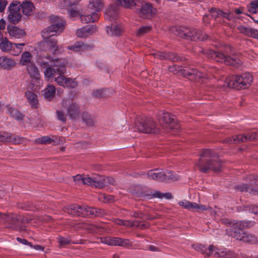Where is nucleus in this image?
<instances>
[{"instance_id":"1","label":"nucleus","mask_w":258,"mask_h":258,"mask_svg":"<svg viewBox=\"0 0 258 258\" xmlns=\"http://www.w3.org/2000/svg\"><path fill=\"white\" fill-rule=\"evenodd\" d=\"M222 222L233 228V236L236 239L250 244H254L257 242V238L254 235L243 231V229L252 226L254 224L253 222L223 219Z\"/></svg>"},{"instance_id":"2","label":"nucleus","mask_w":258,"mask_h":258,"mask_svg":"<svg viewBox=\"0 0 258 258\" xmlns=\"http://www.w3.org/2000/svg\"><path fill=\"white\" fill-rule=\"evenodd\" d=\"M66 65L65 60L62 58L50 60V64L44 72L45 77L48 79L54 78L58 85L63 87L67 78L64 76L66 73Z\"/></svg>"},{"instance_id":"3","label":"nucleus","mask_w":258,"mask_h":258,"mask_svg":"<svg viewBox=\"0 0 258 258\" xmlns=\"http://www.w3.org/2000/svg\"><path fill=\"white\" fill-rule=\"evenodd\" d=\"M64 29V24L62 20H58L57 22L45 28L41 32L42 37L45 40V46L48 51L52 53H59L58 46L57 40L51 37L55 35L57 33H61Z\"/></svg>"},{"instance_id":"4","label":"nucleus","mask_w":258,"mask_h":258,"mask_svg":"<svg viewBox=\"0 0 258 258\" xmlns=\"http://www.w3.org/2000/svg\"><path fill=\"white\" fill-rule=\"evenodd\" d=\"M200 171L206 173L209 170L219 172L221 168V162L215 159L214 154L211 150L205 149L200 155V158L197 163Z\"/></svg>"},{"instance_id":"5","label":"nucleus","mask_w":258,"mask_h":258,"mask_svg":"<svg viewBox=\"0 0 258 258\" xmlns=\"http://www.w3.org/2000/svg\"><path fill=\"white\" fill-rule=\"evenodd\" d=\"M253 77L249 73H245L240 76H230L224 82L218 80V85L220 87H229L237 89H245L249 87L252 84Z\"/></svg>"},{"instance_id":"6","label":"nucleus","mask_w":258,"mask_h":258,"mask_svg":"<svg viewBox=\"0 0 258 258\" xmlns=\"http://www.w3.org/2000/svg\"><path fill=\"white\" fill-rule=\"evenodd\" d=\"M170 72L174 74L177 73L179 71H181V74L185 77H189L190 80H194L196 81H200L202 79H210L211 75L215 74L218 72V70L215 68H209L206 70V72L203 73L198 71L195 69L190 70H178L175 66H170L168 68Z\"/></svg>"},{"instance_id":"7","label":"nucleus","mask_w":258,"mask_h":258,"mask_svg":"<svg viewBox=\"0 0 258 258\" xmlns=\"http://www.w3.org/2000/svg\"><path fill=\"white\" fill-rule=\"evenodd\" d=\"M192 247L198 251H201L203 254L209 256L211 254L215 256L223 258H235L236 254L226 248H215L213 245H210L208 248L200 244H196L192 245Z\"/></svg>"},{"instance_id":"8","label":"nucleus","mask_w":258,"mask_h":258,"mask_svg":"<svg viewBox=\"0 0 258 258\" xmlns=\"http://www.w3.org/2000/svg\"><path fill=\"white\" fill-rule=\"evenodd\" d=\"M146 176L150 179L166 181L168 179L177 180L179 179V176L176 173H172L171 171L163 170L162 169H155L149 170Z\"/></svg>"},{"instance_id":"9","label":"nucleus","mask_w":258,"mask_h":258,"mask_svg":"<svg viewBox=\"0 0 258 258\" xmlns=\"http://www.w3.org/2000/svg\"><path fill=\"white\" fill-rule=\"evenodd\" d=\"M205 53L206 54L207 57L211 58L216 61L221 62H224L226 64L238 67L241 63V61L239 59L227 56L224 54L218 51L209 50L206 51Z\"/></svg>"},{"instance_id":"10","label":"nucleus","mask_w":258,"mask_h":258,"mask_svg":"<svg viewBox=\"0 0 258 258\" xmlns=\"http://www.w3.org/2000/svg\"><path fill=\"white\" fill-rule=\"evenodd\" d=\"M160 124L167 132L177 131L180 126L175 120L174 116L168 112H163L159 115Z\"/></svg>"},{"instance_id":"11","label":"nucleus","mask_w":258,"mask_h":258,"mask_svg":"<svg viewBox=\"0 0 258 258\" xmlns=\"http://www.w3.org/2000/svg\"><path fill=\"white\" fill-rule=\"evenodd\" d=\"M135 126L139 132L146 134H157L159 132V128L151 118H147L139 120L136 122Z\"/></svg>"},{"instance_id":"12","label":"nucleus","mask_w":258,"mask_h":258,"mask_svg":"<svg viewBox=\"0 0 258 258\" xmlns=\"http://www.w3.org/2000/svg\"><path fill=\"white\" fill-rule=\"evenodd\" d=\"M180 30L181 32L177 34L187 39L204 41L208 38V36L206 34L195 28H182Z\"/></svg>"},{"instance_id":"13","label":"nucleus","mask_w":258,"mask_h":258,"mask_svg":"<svg viewBox=\"0 0 258 258\" xmlns=\"http://www.w3.org/2000/svg\"><path fill=\"white\" fill-rule=\"evenodd\" d=\"M21 19L20 2L13 1L8 7L7 19L10 23L16 24L21 20Z\"/></svg>"},{"instance_id":"14","label":"nucleus","mask_w":258,"mask_h":258,"mask_svg":"<svg viewBox=\"0 0 258 258\" xmlns=\"http://www.w3.org/2000/svg\"><path fill=\"white\" fill-rule=\"evenodd\" d=\"M257 139H258V133H256L255 131H252L246 134L234 136L231 138H228L226 139V142L229 144H236L250 141Z\"/></svg>"},{"instance_id":"15","label":"nucleus","mask_w":258,"mask_h":258,"mask_svg":"<svg viewBox=\"0 0 258 258\" xmlns=\"http://www.w3.org/2000/svg\"><path fill=\"white\" fill-rule=\"evenodd\" d=\"M62 105L66 109L67 115L71 119H76L79 116L80 109L77 103L73 102H71L68 100H63Z\"/></svg>"},{"instance_id":"16","label":"nucleus","mask_w":258,"mask_h":258,"mask_svg":"<svg viewBox=\"0 0 258 258\" xmlns=\"http://www.w3.org/2000/svg\"><path fill=\"white\" fill-rule=\"evenodd\" d=\"M3 218V221L8 224L9 228L19 230H24L21 226L19 225V215L16 214H5Z\"/></svg>"},{"instance_id":"17","label":"nucleus","mask_w":258,"mask_h":258,"mask_svg":"<svg viewBox=\"0 0 258 258\" xmlns=\"http://www.w3.org/2000/svg\"><path fill=\"white\" fill-rule=\"evenodd\" d=\"M141 17L145 18H150L156 13V9L153 8L152 5L149 3H144L141 8L137 10Z\"/></svg>"},{"instance_id":"18","label":"nucleus","mask_w":258,"mask_h":258,"mask_svg":"<svg viewBox=\"0 0 258 258\" xmlns=\"http://www.w3.org/2000/svg\"><path fill=\"white\" fill-rule=\"evenodd\" d=\"M97 31V27L95 25H88L78 29L76 31V35L79 38H86L93 35Z\"/></svg>"},{"instance_id":"19","label":"nucleus","mask_w":258,"mask_h":258,"mask_svg":"<svg viewBox=\"0 0 258 258\" xmlns=\"http://www.w3.org/2000/svg\"><path fill=\"white\" fill-rule=\"evenodd\" d=\"M247 180L249 181V185L243 183L235 187V188L241 191H252L253 189L251 187L252 185H258V176L250 175L248 176Z\"/></svg>"},{"instance_id":"20","label":"nucleus","mask_w":258,"mask_h":258,"mask_svg":"<svg viewBox=\"0 0 258 258\" xmlns=\"http://www.w3.org/2000/svg\"><path fill=\"white\" fill-rule=\"evenodd\" d=\"M82 208V216H102L105 214L102 209H96L88 206H83Z\"/></svg>"},{"instance_id":"21","label":"nucleus","mask_w":258,"mask_h":258,"mask_svg":"<svg viewBox=\"0 0 258 258\" xmlns=\"http://www.w3.org/2000/svg\"><path fill=\"white\" fill-rule=\"evenodd\" d=\"M178 205L188 210L195 209L199 211H203L208 209V208L205 205H199L196 203L191 202L186 200L179 201Z\"/></svg>"},{"instance_id":"22","label":"nucleus","mask_w":258,"mask_h":258,"mask_svg":"<svg viewBox=\"0 0 258 258\" xmlns=\"http://www.w3.org/2000/svg\"><path fill=\"white\" fill-rule=\"evenodd\" d=\"M16 64V61L11 57L7 56H2L0 57V67L4 70H11L14 68Z\"/></svg>"},{"instance_id":"23","label":"nucleus","mask_w":258,"mask_h":258,"mask_svg":"<svg viewBox=\"0 0 258 258\" xmlns=\"http://www.w3.org/2000/svg\"><path fill=\"white\" fill-rule=\"evenodd\" d=\"M114 222L117 225H124L126 227L137 226L142 229L146 228L148 227L147 224H144L141 222H138L137 221L133 222L126 220L124 221L120 219H115Z\"/></svg>"},{"instance_id":"24","label":"nucleus","mask_w":258,"mask_h":258,"mask_svg":"<svg viewBox=\"0 0 258 258\" xmlns=\"http://www.w3.org/2000/svg\"><path fill=\"white\" fill-rule=\"evenodd\" d=\"M151 54L155 57L159 58L161 59H168L172 61H177L181 60L179 56L174 55V54L172 53H167L163 52L157 51L153 52Z\"/></svg>"},{"instance_id":"25","label":"nucleus","mask_w":258,"mask_h":258,"mask_svg":"<svg viewBox=\"0 0 258 258\" xmlns=\"http://www.w3.org/2000/svg\"><path fill=\"white\" fill-rule=\"evenodd\" d=\"M92 47L91 45L84 44L82 42L78 41L74 44L69 46L68 49L74 52H81L91 49Z\"/></svg>"},{"instance_id":"26","label":"nucleus","mask_w":258,"mask_h":258,"mask_svg":"<svg viewBox=\"0 0 258 258\" xmlns=\"http://www.w3.org/2000/svg\"><path fill=\"white\" fill-rule=\"evenodd\" d=\"M238 30L244 35L258 39V30L252 29L244 25H240L237 27Z\"/></svg>"},{"instance_id":"27","label":"nucleus","mask_w":258,"mask_h":258,"mask_svg":"<svg viewBox=\"0 0 258 258\" xmlns=\"http://www.w3.org/2000/svg\"><path fill=\"white\" fill-rule=\"evenodd\" d=\"M20 9L22 10L23 14L26 16H30L33 14L35 10L33 4L28 1H23L20 3Z\"/></svg>"},{"instance_id":"28","label":"nucleus","mask_w":258,"mask_h":258,"mask_svg":"<svg viewBox=\"0 0 258 258\" xmlns=\"http://www.w3.org/2000/svg\"><path fill=\"white\" fill-rule=\"evenodd\" d=\"M7 30L9 35L15 38H20L26 35L23 29L15 26H8Z\"/></svg>"},{"instance_id":"29","label":"nucleus","mask_w":258,"mask_h":258,"mask_svg":"<svg viewBox=\"0 0 258 258\" xmlns=\"http://www.w3.org/2000/svg\"><path fill=\"white\" fill-rule=\"evenodd\" d=\"M103 6V3L102 0H90L88 6V10L98 14V12L102 9Z\"/></svg>"},{"instance_id":"30","label":"nucleus","mask_w":258,"mask_h":258,"mask_svg":"<svg viewBox=\"0 0 258 258\" xmlns=\"http://www.w3.org/2000/svg\"><path fill=\"white\" fill-rule=\"evenodd\" d=\"M83 208L78 205H73L65 207L64 211L69 214L75 216H82Z\"/></svg>"},{"instance_id":"31","label":"nucleus","mask_w":258,"mask_h":258,"mask_svg":"<svg viewBox=\"0 0 258 258\" xmlns=\"http://www.w3.org/2000/svg\"><path fill=\"white\" fill-rule=\"evenodd\" d=\"M88 12L90 14L80 15V18L82 23H92L98 20L99 19L98 14H96L95 12H92L90 11H88Z\"/></svg>"},{"instance_id":"32","label":"nucleus","mask_w":258,"mask_h":258,"mask_svg":"<svg viewBox=\"0 0 258 258\" xmlns=\"http://www.w3.org/2000/svg\"><path fill=\"white\" fill-rule=\"evenodd\" d=\"M33 63L32 55L31 53L27 51L23 52L20 59V63L22 66H26L27 67Z\"/></svg>"},{"instance_id":"33","label":"nucleus","mask_w":258,"mask_h":258,"mask_svg":"<svg viewBox=\"0 0 258 258\" xmlns=\"http://www.w3.org/2000/svg\"><path fill=\"white\" fill-rule=\"evenodd\" d=\"M27 71L32 79H39L40 75L39 70L34 63L30 64L27 67Z\"/></svg>"},{"instance_id":"34","label":"nucleus","mask_w":258,"mask_h":258,"mask_svg":"<svg viewBox=\"0 0 258 258\" xmlns=\"http://www.w3.org/2000/svg\"><path fill=\"white\" fill-rule=\"evenodd\" d=\"M83 183L89 185L94 186L96 187L101 188L104 186V183L95 180L90 177L86 176L83 177Z\"/></svg>"},{"instance_id":"35","label":"nucleus","mask_w":258,"mask_h":258,"mask_svg":"<svg viewBox=\"0 0 258 258\" xmlns=\"http://www.w3.org/2000/svg\"><path fill=\"white\" fill-rule=\"evenodd\" d=\"M118 13V11L117 6L112 5L105 13V19L109 20H113L116 17Z\"/></svg>"},{"instance_id":"36","label":"nucleus","mask_w":258,"mask_h":258,"mask_svg":"<svg viewBox=\"0 0 258 258\" xmlns=\"http://www.w3.org/2000/svg\"><path fill=\"white\" fill-rule=\"evenodd\" d=\"M121 32L122 28L118 25H111L106 27V32L109 35L118 36L121 34Z\"/></svg>"},{"instance_id":"37","label":"nucleus","mask_w":258,"mask_h":258,"mask_svg":"<svg viewBox=\"0 0 258 258\" xmlns=\"http://www.w3.org/2000/svg\"><path fill=\"white\" fill-rule=\"evenodd\" d=\"M44 97L49 100H50L54 96L55 93V88L53 85H48L47 87L43 90Z\"/></svg>"},{"instance_id":"38","label":"nucleus","mask_w":258,"mask_h":258,"mask_svg":"<svg viewBox=\"0 0 258 258\" xmlns=\"http://www.w3.org/2000/svg\"><path fill=\"white\" fill-rule=\"evenodd\" d=\"M13 43L9 41L7 38H4L0 43V49L5 52L13 50Z\"/></svg>"},{"instance_id":"39","label":"nucleus","mask_w":258,"mask_h":258,"mask_svg":"<svg viewBox=\"0 0 258 258\" xmlns=\"http://www.w3.org/2000/svg\"><path fill=\"white\" fill-rule=\"evenodd\" d=\"M25 96L31 105L33 107H36L38 101L37 95L33 92L27 91L25 93Z\"/></svg>"},{"instance_id":"40","label":"nucleus","mask_w":258,"mask_h":258,"mask_svg":"<svg viewBox=\"0 0 258 258\" xmlns=\"http://www.w3.org/2000/svg\"><path fill=\"white\" fill-rule=\"evenodd\" d=\"M112 245L125 246L130 245V242L128 239H122L118 237H112Z\"/></svg>"},{"instance_id":"41","label":"nucleus","mask_w":258,"mask_h":258,"mask_svg":"<svg viewBox=\"0 0 258 258\" xmlns=\"http://www.w3.org/2000/svg\"><path fill=\"white\" fill-rule=\"evenodd\" d=\"M209 12L211 15V16L213 18H217L220 16H221L222 17L224 18H226L228 19H230V17L229 16V15L225 12H222V11L216 9L215 8H211Z\"/></svg>"},{"instance_id":"42","label":"nucleus","mask_w":258,"mask_h":258,"mask_svg":"<svg viewBox=\"0 0 258 258\" xmlns=\"http://www.w3.org/2000/svg\"><path fill=\"white\" fill-rule=\"evenodd\" d=\"M7 112L10 115L17 120H21L23 118L22 114L17 109H14L11 107H8L7 108Z\"/></svg>"},{"instance_id":"43","label":"nucleus","mask_w":258,"mask_h":258,"mask_svg":"<svg viewBox=\"0 0 258 258\" xmlns=\"http://www.w3.org/2000/svg\"><path fill=\"white\" fill-rule=\"evenodd\" d=\"M78 3V0H61L58 4V6L59 8L63 9L76 5Z\"/></svg>"},{"instance_id":"44","label":"nucleus","mask_w":258,"mask_h":258,"mask_svg":"<svg viewBox=\"0 0 258 258\" xmlns=\"http://www.w3.org/2000/svg\"><path fill=\"white\" fill-rule=\"evenodd\" d=\"M152 195L153 198L159 199H170L172 197L171 194L170 192L162 193L159 191H154Z\"/></svg>"},{"instance_id":"45","label":"nucleus","mask_w":258,"mask_h":258,"mask_svg":"<svg viewBox=\"0 0 258 258\" xmlns=\"http://www.w3.org/2000/svg\"><path fill=\"white\" fill-rule=\"evenodd\" d=\"M82 119L88 126H92L94 124L93 118L87 113H83Z\"/></svg>"},{"instance_id":"46","label":"nucleus","mask_w":258,"mask_h":258,"mask_svg":"<svg viewBox=\"0 0 258 258\" xmlns=\"http://www.w3.org/2000/svg\"><path fill=\"white\" fill-rule=\"evenodd\" d=\"M151 30V27L150 26H143L140 27L137 31L136 35L141 37L145 34L149 32Z\"/></svg>"},{"instance_id":"47","label":"nucleus","mask_w":258,"mask_h":258,"mask_svg":"<svg viewBox=\"0 0 258 258\" xmlns=\"http://www.w3.org/2000/svg\"><path fill=\"white\" fill-rule=\"evenodd\" d=\"M248 11L250 13L256 14L258 13V0L251 2L248 6Z\"/></svg>"},{"instance_id":"48","label":"nucleus","mask_w":258,"mask_h":258,"mask_svg":"<svg viewBox=\"0 0 258 258\" xmlns=\"http://www.w3.org/2000/svg\"><path fill=\"white\" fill-rule=\"evenodd\" d=\"M77 86V83L75 81V80L70 78H67L66 82H64L63 87H66L69 88H75Z\"/></svg>"},{"instance_id":"49","label":"nucleus","mask_w":258,"mask_h":258,"mask_svg":"<svg viewBox=\"0 0 258 258\" xmlns=\"http://www.w3.org/2000/svg\"><path fill=\"white\" fill-rule=\"evenodd\" d=\"M241 210L245 211H249L254 214L258 215V206L255 205H252L250 206H245L241 207Z\"/></svg>"},{"instance_id":"50","label":"nucleus","mask_w":258,"mask_h":258,"mask_svg":"<svg viewBox=\"0 0 258 258\" xmlns=\"http://www.w3.org/2000/svg\"><path fill=\"white\" fill-rule=\"evenodd\" d=\"M54 137H53L52 138L48 137V136H44L41 137V138H38L36 140V142L40 143V144H50L52 141H54Z\"/></svg>"},{"instance_id":"51","label":"nucleus","mask_w":258,"mask_h":258,"mask_svg":"<svg viewBox=\"0 0 258 258\" xmlns=\"http://www.w3.org/2000/svg\"><path fill=\"white\" fill-rule=\"evenodd\" d=\"M10 140V142L12 144H19L24 143L26 139L18 136H13L12 134Z\"/></svg>"},{"instance_id":"52","label":"nucleus","mask_w":258,"mask_h":258,"mask_svg":"<svg viewBox=\"0 0 258 258\" xmlns=\"http://www.w3.org/2000/svg\"><path fill=\"white\" fill-rule=\"evenodd\" d=\"M92 94L94 96L98 98L105 97L108 95L107 91L104 89L95 90Z\"/></svg>"},{"instance_id":"53","label":"nucleus","mask_w":258,"mask_h":258,"mask_svg":"<svg viewBox=\"0 0 258 258\" xmlns=\"http://www.w3.org/2000/svg\"><path fill=\"white\" fill-rule=\"evenodd\" d=\"M12 134L8 132L0 133V141L5 142H10Z\"/></svg>"},{"instance_id":"54","label":"nucleus","mask_w":258,"mask_h":258,"mask_svg":"<svg viewBox=\"0 0 258 258\" xmlns=\"http://www.w3.org/2000/svg\"><path fill=\"white\" fill-rule=\"evenodd\" d=\"M69 17L71 18H74L78 16L80 17V12L79 10L77 8H74L68 11Z\"/></svg>"},{"instance_id":"55","label":"nucleus","mask_w":258,"mask_h":258,"mask_svg":"<svg viewBox=\"0 0 258 258\" xmlns=\"http://www.w3.org/2000/svg\"><path fill=\"white\" fill-rule=\"evenodd\" d=\"M13 49H14V48H16L17 49V51L16 52H12L11 53L14 55H18L22 50V46H24L25 45V44L24 43H13Z\"/></svg>"},{"instance_id":"56","label":"nucleus","mask_w":258,"mask_h":258,"mask_svg":"<svg viewBox=\"0 0 258 258\" xmlns=\"http://www.w3.org/2000/svg\"><path fill=\"white\" fill-rule=\"evenodd\" d=\"M57 118L61 121H65L67 115L65 114L63 110H57L56 112Z\"/></svg>"},{"instance_id":"57","label":"nucleus","mask_w":258,"mask_h":258,"mask_svg":"<svg viewBox=\"0 0 258 258\" xmlns=\"http://www.w3.org/2000/svg\"><path fill=\"white\" fill-rule=\"evenodd\" d=\"M19 225H21V224H26V223H31L32 219H29L26 217L19 215Z\"/></svg>"},{"instance_id":"58","label":"nucleus","mask_w":258,"mask_h":258,"mask_svg":"<svg viewBox=\"0 0 258 258\" xmlns=\"http://www.w3.org/2000/svg\"><path fill=\"white\" fill-rule=\"evenodd\" d=\"M71 240L68 238L60 237L58 239V242L61 246H64L67 244H69Z\"/></svg>"},{"instance_id":"59","label":"nucleus","mask_w":258,"mask_h":258,"mask_svg":"<svg viewBox=\"0 0 258 258\" xmlns=\"http://www.w3.org/2000/svg\"><path fill=\"white\" fill-rule=\"evenodd\" d=\"M101 242L109 245H112V237H106L100 238Z\"/></svg>"},{"instance_id":"60","label":"nucleus","mask_w":258,"mask_h":258,"mask_svg":"<svg viewBox=\"0 0 258 258\" xmlns=\"http://www.w3.org/2000/svg\"><path fill=\"white\" fill-rule=\"evenodd\" d=\"M112 197L110 196H105L104 195H100L99 196V200L102 202H109L111 199Z\"/></svg>"},{"instance_id":"61","label":"nucleus","mask_w":258,"mask_h":258,"mask_svg":"<svg viewBox=\"0 0 258 258\" xmlns=\"http://www.w3.org/2000/svg\"><path fill=\"white\" fill-rule=\"evenodd\" d=\"M100 182H102L104 183V186H105L106 184H114L115 183V180L112 178L107 177L104 178L103 179V181H100Z\"/></svg>"},{"instance_id":"62","label":"nucleus","mask_w":258,"mask_h":258,"mask_svg":"<svg viewBox=\"0 0 258 258\" xmlns=\"http://www.w3.org/2000/svg\"><path fill=\"white\" fill-rule=\"evenodd\" d=\"M16 239L18 242H19L20 243H21L23 244L26 245H28L29 246H32V244L30 242H28L25 239H23V238H21L20 237H17L16 238Z\"/></svg>"},{"instance_id":"63","label":"nucleus","mask_w":258,"mask_h":258,"mask_svg":"<svg viewBox=\"0 0 258 258\" xmlns=\"http://www.w3.org/2000/svg\"><path fill=\"white\" fill-rule=\"evenodd\" d=\"M8 4L7 0H0V12H3Z\"/></svg>"},{"instance_id":"64","label":"nucleus","mask_w":258,"mask_h":258,"mask_svg":"<svg viewBox=\"0 0 258 258\" xmlns=\"http://www.w3.org/2000/svg\"><path fill=\"white\" fill-rule=\"evenodd\" d=\"M73 179L74 181L78 184H80L81 183H83V177H82L81 175L78 174L73 176Z\"/></svg>"}]
</instances>
